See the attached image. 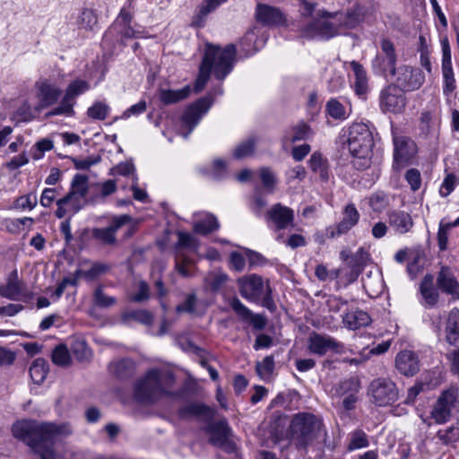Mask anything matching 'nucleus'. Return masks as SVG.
<instances>
[{
	"mask_svg": "<svg viewBox=\"0 0 459 459\" xmlns=\"http://www.w3.org/2000/svg\"><path fill=\"white\" fill-rule=\"evenodd\" d=\"M342 322L350 330H357L371 324V317H342Z\"/></svg>",
	"mask_w": 459,
	"mask_h": 459,
	"instance_id": "nucleus-55",
	"label": "nucleus"
},
{
	"mask_svg": "<svg viewBox=\"0 0 459 459\" xmlns=\"http://www.w3.org/2000/svg\"><path fill=\"white\" fill-rule=\"evenodd\" d=\"M442 91L446 99V102L450 103L455 98L454 94L456 90V80L452 65L451 48L448 41H442Z\"/></svg>",
	"mask_w": 459,
	"mask_h": 459,
	"instance_id": "nucleus-10",
	"label": "nucleus"
},
{
	"mask_svg": "<svg viewBox=\"0 0 459 459\" xmlns=\"http://www.w3.org/2000/svg\"><path fill=\"white\" fill-rule=\"evenodd\" d=\"M294 216V211L291 208L278 203L268 209L265 221L269 227L275 230H281L293 226Z\"/></svg>",
	"mask_w": 459,
	"mask_h": 459,
	"instance_id": "nucleus-17",
	"label": "nucleus"
},
{
	"mask_svg": "<svg viewBox=\"0 0 459 459\" xmlns=\"http://www.w3.org/2000/svg\"><path fill=\"white\" fill-rule=\"evenodd\" d=\"M359 212L353 204H349L345 206L343 211L342 220L336 226V232L332 231L331 237L340 236L347 233L352 229L359 220Z\"/></svg>",
	"mask_w": 459,
	"mask_h": 459,
	"instance_id": "nucleus-31",
	"label": "nucleus"
},
{
	"mask_svg": "<svg viewBox=\"0 0 459 459\" xmlns=\"http://www.w3.org/2000/svg\"><path fill=\"white\" fill-rule=\"evenodd\" d=\"M147 105L145 100H140L138 103L126 109L121 115L122 119H127L132 116H138L146 111Z\"/></svg>",
	"mask_w": 459,
	"mask_h": 459,
	"instance_id": "nucleus-63",
	"label": "nucleus"
},
{
	"mask_svg": "<svg viewBox=\"0 0 459 459\" xmlns=\"http://www.w3.org/2000/svg\"><path fill=\"white\" fill-rule=\"evenodd\" d=\"M395 85L403 91L418 90L425 82V75L419 68L402 65L396 70Z\"/></svg>",
	"mask_w": 459,
	"mask_h": 459,
	"instance_id": "nucleus-16",
	"label": "nucleus"
},
{
	"mask_svg": "<svg viewBox=\"0 0 459 459\" xmlns=\"http://www.w3.org/2000/svg\"><path fill=\"white\" fill-rule=\"evenodd\" d=\"M405 180L413 192L419 190L421 186V175L417 169H408L405 173Z\"/></svg>",
	"mask_w": 459,
	"mask_h": 459,
	"instance_id": "nucleus-56",
	"label": "nucleus"
},
{
	"mask_svg": "<svg viewBox=\"0 0 459 459\" xmlns=\"http://www.w3.org/2000/svg\"><path fill=\"white\" fill-rule=\"evenodd\" d=\"M350 66L354 73V81L351 82V88L358 97L365 100L369 91L367 72L357 61H351Z\"/></svg>",
	"mask_w": 459,
	"mask_h": 459,
	"instance_id": "nucleus-28",
	"label": "nucleus"
},
{
	"mask_svg": "<svg viewBox=\"0 0 459 459\" xmlns=\"http://www.w3.org/2000/svg\"><path fill=\"white\" fill-rule=\"evenodd\" d=\"M109 269L110 266L107 264L95 263L91 265V267L89 270H77L76 276L82 275L84 279L91 281L99 277L100 275L106 273L107 272L109 271Z\"/></svg>",
	"mask_w": 459,
	"mask_h": 459,
	"instance_id": "nucleus-43",
	"label": "nucleus"
},
{
	"mask_svg": "<svg viewBox=\"0 0 459 459\" xmlns=\"http://www.w3.org/2000/svg\"><path fill=\"white\" fill-rule=\"evenodd\" d=\"M369 442L367 434L362 429H356L351 434L348 450L353 451L368 446Z\"/></svg>",
	"mask_w": 459,
	"mask_h": 459,
	"instance_id": "nucleus-48",
	"label": "nucleus"
},
{
	"mask_svg": "<svg viewBox=\"0 0 459 459\" xmlns=\"http://www.w3.org/2000/svg\"><path fill=\"white\" fill-rule=\"evenodd\" d=\"M420 293L425 302L433 306L437 302L438 293L433 286V276L431 274H426L420 283Z\"/></svg>",
	"mask_w": 459,
	"mask_h": 459,
	"instance_id": "nucleus-37",
	"label": "nucleus"
},
{
	"mask_svg": "<svg viewBox=\"0 0 459 459\" xmlns=\"http://www.w3.org/2000/svg\"><path fill=\"white\" fill-rule=\"evenodd\" d=\"M175 382L174 374L167 369L152 368L134 385V396L136 402L143 404H151L162 396L178 397V392L169 389Z\"/></svg>",
	"mask_w": 459,
	"mask_h": 459,
	"instance_id": "nucleus-3",
	"label": "nucleus"
},
{
	"mask_svg": "<svg viewBox=\"0 0 459 459\" xmlns=\"http://www.w3.org/2000/svg\"><path fill=\"white\" fill-rule=\"evenodd\" d=\"M150 298V288L146 281H141L138 283L137 291L132 295L131 300L134 302H143Z\"/></svg>",
	"mask_w": 459,
	"mask_h": 459,
	"instance_id": "nucleus-61",
	"label": "nucleus"
},
{
	"mask_svg": "<svg viewBox=\"0 0 459 459\" xmlns=\"http://www.w3.org/2000/svg\"><path fill=\"white\" fill-rule=\"evenodd\" d=\"M39 91V108H45L57 102L61 96V90L48 82H41L37 83Z\"/></svg>",
	"mask_w": 459,
	"mask_h": 459,
	"instance_id": "nucleus-30",
	"label": "nucleus"
},
{
	"mask_svg": "<svg viewBox=\"0 0 459 459\" xmlns=\"http://www.w3.org/2000/svg\"><path fill=\"white\" fill-rule=\"evenodd\" d=\"M52 361L58 366H66L70 363V355L65 345L60 344L55 348L52 353Z\"/></svg>",
	"mask_w": 459,
	"mask_h": 459,
	"instance_id": "nucleus-52",
	"label": "nucleus"
},
{
	"mask_svg": "<svg viewBox=\"0 0 459 459\" xmlns=\"http://www.w3.org/2000/svg\"><path fill=\"white\" fill-rule=\"evenodd\" d=\"M108 370L118 378H127L134 374V362L130 359H122L111 362L108 366Z\"/></svg>",
	"mask_w": 459,
	"mask_h": 459,
	"instance_id": "nucleus-36",
	"label": "nucleus"
},
{
	"mask_svg": "<svg viewBox=\"0 0 459 459\" xmlns=\"http://www.w3.org/2000/svg\"><path fill=\"white\" fill-rule=\"evenodd\" d=\"M307 350L310 353L323 357L328 352L341 354L344 351L342 342L327 334H321L316 332L309 333L307 341Z\"/></svg>",
	"mask_w": 459,
	"mask_h": 459,
	"instance_id": "nucleus-14",
	"label": "nucleus"
},
{
	"mask_svg": "<svg viewBox=\"0 0 459 459\" xmlns=\"http://www.w3.org/2000/svg\"><path fill=\"white\" fill-rule=\"evenodd\" d=\"M351 154L358 158H366L374 146L372 133L365 124H354L351 126L347 141Z\"/></svg>",
	"mask_w": 459,
	"mask_h": 459,
	"instance_id": "nucleus-6",
	"label": "nucleus"
},
{
	"mask_svg": "<svg viewBox=\"0 0 459 459\" xmlns=\"http://www.w3.org/2000/svg\"><path fill=\"white\" fill-rule=\"evenodd\" d=\"M238 285L241 295L255 302H260L261 305L273 313L275 308V303L272 298V290L268 281H264L262 276L257 274H249L238 280Z\"/></svg>",
	"mask_w": 459,
	"mask_h": 459,
	"instance_id": "nucleus-5",
	"label": "nucleus"
},
{
	"mask_svg": "<svg viewBox=\"0 0 459 459\" xmlns=\"http://www.w3.org/2000/svg\"><path fill=\"white\" fill-rule=\"evenodd\" d=\"M13 436L27 445L41 459H55L54 445L56 439L73 433L68 423L22 420L12 426Z\"/></svg>",
	"mask_w": 459,
	"mask_h": 459,
	"instance_id": "nucleus-1",
	"label": "nucleus"
},
{
	"mask_svg": "<svg viewBox=\"0 0 459 459\" xmlns=\"http://www.w3.org/2000/svg\"><path fill=\"white\" fill-rule=\"evenodd\" d=\"M394 168L408 165L416 153L414 142L406 136H394Z\"/></svg>",
	"mask_w": 459,
	"mask_h": 459,
	"instance_id": "nucleus-19",
	"label": "nucleus"
},
{
	"mask_svg": "<svg viewBox=\"0 0 459 459\" xmlns=\"http://www.w3.org/2000/svg\"><path fill=\"white\" fill-rule=\"evenodd\" d=\"M178 240L175 245L176 256L185 255L182 252L183 248L196 251L198 248L197 240L190 234L183 231L178 232Z\"/></svg>",
	"mask_w": 459,
	"mask_h": 459,
	"instance_id": "nucleus-40",
	"label": "nucleus"
},
{
	"mask_svg": "<svg viewBox=\"0 0 459 459\" xmlns=\"http://www.w3.org/2000/svg\"><path fill=\"white\" fill-rule=\"evenodd\" d=\"M237 49L233 44H229L223 48L207 44L195 81V91L199 92L204 88L212 71L218 80H223L233 69Z\"/></svg>",
	"mask_w": 459,
	"mask_h": 459,
	"instance_id": "nucleus-2",
	"label": "nucleus"
},
{
	"mask_svg": "<svg viewBox=\"0 0 459 459\" xmlns=\"http://www.w3.org/2000/svg\"><path fill=\"white\" fill-rule=\"evenodd\" d=\"M211 106L212 101L208 98H202L186 108L182 116V122L188 127V131L183 134L184 138L188 137Z\"/></svg>",
	"mask_w": 459,
	"mask_h": 459,
	"instance_id": "nucleus-18",
	"label": "nucleus"
},
{
	"mask_svg": "<svg viewBox=\"0 0 459 459\" xmlns=\"http://www.w3.org/2000/svg\"><path fill=\"white\" fill-rule=\"evenodd\" d=\"M457 398L458 389L456 387L452 386L442 392L430 413L436 423L444 424L451 419L452 409L455 407Z\"/></svg>",
	"mask_w": 459,
	"mask_h": 459,
	"instance_id": "nucleus-13",
	"label": "nucleus"
},
{
	"mask_svg": "<svg viewBox=\"0 0 459 459\" xmlns=\"http://www.w3.org/2000/svg\"><path fill=\"white\" fill-rule=\"evenodd\" d=\"M381 52L377 55L372 62L375 73L385 77H394L396 74L397 55L394 43L388 39H383L380 42Z\"/></svg>",
	"mask_w": 459,
	"mask_h": 459,
	"instance_id": "nucleus-8",
	"label": "nucleus"
},
{
	"mask_svg": "<svg viewBox=\"0 0 459 459\" xmlns=\"http://www.w3.org/2000/svg\"><path fill=\"white\" fill-rule=\"evenodd\" d=\"M131 221L132 217L127 214L115 216L108 227L93 229L92 237L104 245L113 246L117 243V231L124 225L131 222Z\"/></svg>",
	"mask_w": 459,
	"mask_h": 459,
	"instance_id": "nucleus-20",
	"label": "nucleus"
},
{
	"mask_svg": "<svg viewBox=\"0 0 459 459\" xmlns=\"http://www.w3.org/2000/svg\"><path fill=\"white\" fill-rule=\"evenodd\" d=\"M311 170L319 175L322 181L326 182L329 179V163L326 158L323 157L319 152H315L308 160Z\"/></svg>",
	"mask_w": 459,
	"mask_h": 459,
	"instance_id": "nucleus-33",
	"label": "nucleus"
},
{
	"mask_svg": "<svg viewBox=\"0 0 459 459\" xmlns=\"http://www.w3.org/2000/svg\"><path fill=\"white\" fill-rule=\"evenodd\" d=\"M109 111L110 108L108 104L102 101H96L88 108L87 115L89 117L95 120H105Z\"/></svg>",
	"mask_w": 459,
	"mask_h": 459,
	"instance_id": "nucleus-46",
	"label": "nucleus"
},
{
	"mask_svg": "<svg viewBox=\"0 0 459 459\" xmlns=\"http://www.w3.org/2000/svg\"><path fill=\"white\" fill-rule=\"evenodd\" d=\"M324 17L335 18L336 23L341 30V34L346 30L355 28L360 22L359 14L356 12H347L346 13H330L325 12Z\"/></svg>",
	"mask_w": 459,
	"mask_h": 459,
	"instance_id": "nucleus-32",
	"label": "nucleus"
},
{
	"mask_svg": "<svg viewBox=\"0 0 459 459\" xmlns=\"http://www.w3.org/2000/svg\"><path fill=\"white\" fill-rule=\"evenodd\" d=\"M37 196L35 195L30 194L17 198L15 201V205L16 207L21 208L22 210H31L37 205Z\"/></svg>",
	"mask_w": 459,
	"mask_h": 459,
	"instance_id": "nucleus-62",
	"label": "nucleus"
},
{
	"mask_svg": "<svg viewBox=\"0 0 459 459\" xmlns=\"http://www.w3.org/2000/svg\"><path fill=\"white\" fill-rule=\"evenodd\" d=\"M257 140L252 136L239 143L233 152V156L238 159H243L253 154Z\"/></svg>",
	"mask_w": 459,
	"mask_h": 459,
	"instance_id": "nucleus-45",
	"label": "nucleus"
},
{
	"mask_svg": "<svg viewBox=\"0 0 459 459\" xmlns=\"http://www.w3.org/2000/svg\"><path fill=\"white\" fill-rule=\"evenodd\" d=\"M191 92V87L186 85L180 90H160V100L164 105H171L186 100Z\"/></svg>",
	"mask_w": 459,
	"mask_h": 459,
	"instance_id": "nucleus-34",
	"label": "nucleus"
},
{
	"mask_svg": "<svg viewBox=\"0 0 459 459\" xmlns=\"http://www.w3.org/2000/svg\"><path fill=\"white\" fill-rule=\"evenodd\" d=\"M210 434L209 442L214 446L220 447L228 453L235 450V444L230 439L232 430L229 426L227 420L222 419L210 423L206 429Z\"/></svg>",
	"mask_w": 459,
	"mask_h": 459,
	"instance_id": "nucleus-12",
	"label": "nucleus"
},
{
	"mask_svg": "<svg viewBox=\"0 0 459 459\" xmlns=\"http://www.w3.org/2000/svg\"><path fill=\"white\" fill-rule=\"evenodd\" d=\"M368 392L372 403L377 406L390 405L399 398L396 384L388 377H377L372 380Z\"/></svg>",
	"mask_w": 459,
	"mask_h": 459,
	"instance_id": "nucleus-7",
	"label": "nucleus"
},
{
	"mask_svg": "<svg viewBox=\"0 0 459 459\" xmlns=\"http://www.w3.org/2000/svg\"><path fill=\"white\" fill-rule=\"evenodd\" d=\"M341 34L336 22L316 20L309 22L300 30V37L307 39H329Z\"/></svg>",
	"mask_w": 459,
	"mask_h": 459,
	"instance_id": "nucleus-15",
	"label": "nucleus"
},
{
	"mask_svg": "<svg viewBox=\"0 0 459 459\" xmlns=\"http://www.w3.org/2000/svg\"><path fill=\"white\" fill-rule=\"evenodd\" d=\"M359 380L354 377L345 379L339 384L337 392L340 394H357L359 390Z\"/></svg>",
	"mask_w": 459,
	"mask_h": 459,
	"instance_id": "nucleus-53",
	"label": "nucleus"
},
{
	"mask_svg": "<svg viewBox=\"0 0 459 459\" xmlns=\"http://www.w3.org/2000/svg\"><path fill=\"white\" fill-rule=\"evenodd\" d=\"M215 414V411L201 403H191L178 410V416L181 419L200 418L205 421L211 420Z\"/></svg>",
	"mask_w": 459,
	"mask_h": 459,
	"instance_id": "nucleus-29",
	"label": "nucleus"
},
{
	"mask_svg": "<svg viewBox=\"0 0 459 459\" xmlns=\"http://www.w3.org/2000/svg\"><path fill=\"white\" fill-rule=\"evenodd\" d=\"M437 287L454 299H459V282L447 266H442L437 278Z\"/></svg>",
	"mask_w": 459,
	"mask_h": 459,
	"instance_id": "nucleus-27",
	"label": "nucleus"
},
{
	"mask_svg": "<svg viewBox=\"0 0 459 459\" xmlns=\"http://www.w3.org/2000/svg\"><path fill=\"white\" fill-rule=\"evenodd\" d=\"M86 204V200L68 192L64 197L56 201L57 209L55 212V215L58 219H62L67 214L73 216L81 211Z\"/></svg>",
	"mask_w": 459,
	"mask_h": 459,
	"instance_id": "nucleus-24",
	"label": "nucleus"
},
{
	"mask_svg": "<svg viewBox=\"0 0 459 459\" xmlns=\"http://www.w3.org/2000/svg\"><path fill=\"white\" fill-rule=\"evenodd\" d=\"M90 89L88 82L83 80H75L72 82L59 104L58 107L53 108L46 114L47 117L64 115L66 117H72L74 115V106L76 101L75 99Z\"/></svg>",
	"mask_w": 459,
	"mask_h": 459,
	"instance_id": "nucleus-9",
	"label": "nucleus"
},
{
	"mask_svg": "<svg viewBox=\"0 0 459 459\" xmlns=\"http://www.w3.org/2000/svg\"><path fill=\"white\" fill-rule=\"evenodd\" d=\"M48 372L47 361L42 358L36 359L30 367V375L33 383L40 385L44 382Z\"/></svg>",
	"mask_w": 459,
	"mask_h": 459,
	"instance_id": "nucleus-38",
	"label": "nucleus"
},
{
	"mask_svg": "<svg viewBox=\"0 0 459 459\" xmlns=\"http://www.w3.org/2000/svg\"><path fill=\"white\" fill-rule=\"evenodd\" d=\"M94 302L100 307H110L116 305L117 299L107 295L102 286H99L94 291Z\"/></svg>",
	"mask_w": 459,
	"mask_h": 459,
	"instance_id": "nucleus-50",
	"label": "nucleus"
},
{
	"mask_svg": "<svg viewBox=\"0 0 459 459\" xmlns=\"http://www.w3.org/2000/svg\"><path fill=\"white\" fill-rule=\"evenodd\" d=\"M227 280L228 277L226 274L219 273L210 274L205 281L207 285L212 291H217L221 288V286L225 283Z\"/></svg>",
	"mask_w": 459,
	"mask_h": 459,
	"instance_id": "nucleus-59",
	"label": "nucleus"
},
{
	"mask_svg": "<svg viewBox=\"0 0 459 459\" xmlns=\"http://www.w3.org/2000/svg\"><path fill=\"white\" fill-rule=\"evenodd\" d=\"M197 298L195 294H187L183 302L176 307L178 313H193L196 305Z\"/></svg>",
	"mask_w": 459,
	"mask_h": 459,
	"instance_id": "nucleus-58",
	"label": "nucleus"
},
{
	"mask_svg": "<svg viewBox=\"0 0 459 459\" xmlns=\"http://www.w3.org/2000/svg\"><path fill=\"white\" fill-rule=\"evenodd\" d=\"M0 295L14 300L27 297V286L19 279L17 270L11 272L8 275L6 283L0 286Z\"/></svg>",
	"mask_w": 459,
	"mask_h": 459,
	"instance_id": "nucleus-23",
	"label": "nucleus"
},
{
	"mask_svg": "<svg viewBox=\"0 0 459 459\" xmlns=\"http://www.w3.org/2000/svg\"><path fill=\"white\" fill-rule=\"evenodd\" d=\"M80 24L85 29L92 30L97 24V16L94 12L90 9L83 10L80 16Z\"/></svg>",
	"mask_w": 459,
	"mask_h": 459,
	"instance_id": "nucleus-60",
	"label": "nucleus"
},
{
	"mask_svg": "<svg viewBox=\"0 0 459 459\" xmlns=\"http://www.w3.org/2000/svg\"><path fill=\"white\" fill-rule=\"evenodd\" d=\"M132 322L145 325L153 335H163L168 333L174 320L171 317H121L122 324Z\"/></svg>",
	"mask_w": 459,
	"mask_h": 459,
	"instance_id": "nucleus-22",
	"label": "nucleus"
},
{
	"mask_svg": "<svg viewBox=\"0 0 459 459\" xmlns=\"http://www.w3.org/2000/svg\"><path fill=\"white\" fill-rule=\"evenodd\" d=\"M395 367L401 374L411 377L420 370V359L414 351L404 350L397 353Z\"/></svg>",
	"mask_w": 459,
	"mask_h": 459,
	"instance_id": "nucleus-25",
	"label": "nucleus"
},
{
	"mask_svg": "<svg viewBox=\"0 0 459 459\" xmlns=\"http://www.w3.org/2000/svg\"><path fill=\"white\" fill-rule=\"evenodd\" d=\"M259 175L264 186L273 192L276 183V178L269 168H261Z\"/></svg>",
	"mask_w": 459,
	"mask_h": 459,
	"instance_id": "nucleus-57",
	"label": "nucleus"
},
{
	"mask_svg": "<svg viewBox=\"0 0 459 459\" xmlns=\"http://www.w3.org/2000/svg\"><path fill=\"white\" fill-rule=\"evenodd\" d=\"M326 110L330 117L334 119H344L345 118V108L336 99H331L326 103Z\"/></svg>",
	"mask_w": 459,
	"mask_h": 459,
	"instance_id": "nucleus-51",
	"label": "nucleus"
},
{
	"mask_svg": "<svg viewBox=\"0 0 459 459\" xmlns=\"http://www.w3.org/2000/svg\"><path fill=\"white\" fill-rule=\"evenodd\" d=\"M311 134L310 127L304 124L300 123L292 128H290L283 137V141L295 143L301 140H306L309 137Z\"/></svg>",
	"mask_w": 459,
	"mask_h": 459,
	"instance_id": "nucleus-41",
	"label": "nucleus"
},
{
	"mask_svg": "<svg viewBox=\"0 0 459 459\" xmlns=\"http://www.w3.org/2000/svg\"><path fill=\"white\" fill-rule=\"evenodd\" d=\"M341 257L344 261H349L352 264H355L364 270V267L369 260V254L363 247H360L352 255H345L344 252H342Z\"/></svg>",
	"mask_w": 459,
	"mask_h": 459,
	"instance_id": "nucleus-49",
	"label": "nucleus"
},
{
	"mask_svg": "<svg viewBox=\"0 0 459 459\" xmlns=\"http://www.w3.org/2000/svg\"><path fill=\"white\" fill-rule=\"evenodd\" d=\"M290 433L299 448H307L323 442L327 437L323 418L307 411L298 412L292 416Z\"/></svg>",
	"mask_w": 459,
	"mask_h": 459,
	"instance_id": "nucleus-4",
	"label": "nucleus"
},
{
	"mask_svg": "<svg viewBox=\"0 0 459 459\" xmlns=\"http://www.w3.org/2000/svg\"><path fill=\"white\" fill-rule=\"evenodd\" d=\"M363 269L359 265L352 264L347 261L346 264V273L344 274V278L348 283L354 282L357 281L359 274L362 273Z\"/></svg>",
	"mask_w": 459,
	"mask_h": 459,
	"instance_id": "nucleus-64",
	"label": "nucleus"
},
{
	"mask_svg": "<svg viewBox=\"0 0 459 459\" xmlns=\"http://www.w3.org/2000/svg\"><path fill=\"white\" fill-rule=\"evenodd\" d=\"M446 339L451 345L459 342V317H446Z\"/></svg>",
	"mask_w": 459,
	"mask_h": 459,
	"instance_id": "nucleus-42",
	"label": "nucleus"
},
{
	"mask_svg": "<svg viewBox=\"0 0 459 459\" xmlns=\"http://www.w3.org/2000/svg\"><path fill=\"white\" fill-rule=\"evenodd\" d=\"M89 177L82 174H75L72 179L69 193L86 200V195L89 190Z\"/></svg>",
	"mask_w": 459,
	"mask_h": 459,
	"instance_id": "nucleus-39",
	"label": "nucleus"
},
{
	"mask_svg": "<svg viewBox=\"0 0 459 459\" xmlns=\"http://www.w3.org/2000/svg\"><path fill=\"white\" fill-rule=\"evenodd\" d=\"M220 227L217 218L211 213H206L203 218L194 222L193 230L195 233L208 235Z\"/></svg>",
	"mask_w": 459,
	"mask_h": 459,
	"instance_id": "nucleus-35",
	"label": "nucleus"
},
{
	"mask_svg": "<svg viewBox=\"0 0 459 459\" xmlns=\"http://www.w3.org/2000/svg\"><path fill=\"white\" fill-rule=\"evenodd\" d=\"M274 370V358L273 355L266 356L262 361L255 365L257 375L264 380L269 379Z\"/></svg>",
	"mask_w": 459,
	"mask_h": 459,
	"instance_id": "nucleus-44",
	"label": "nucleus"
},
{
	"mask_svg": "<svg viewBox=\"0 0 459 459\" xmlns=\"http://www.w3.org/2000/svg\"><path fill=\"white\" fill-rule=\"evenodd\" d=\"M388 224L391 229L397 234H406L411 230L414 222L410 213L401 211L393 210L387 213Z\"/></svg>",
	"mask_w": 459,
	"mask_h": 459,
	"instance_id": "nucleus-26",
	"label": "nucleus"
},
{
	"mask_svg": "<svg viewBox=\"0 0 459 459\" xmlns=\"http://www.w3.org/2000/svg\"><path fill=\"white\" fill-rule=\"evenodd\" d=\"M458 184V178L453 173L447 174L444 178L439 189V194L443 197L448 196Z\"/></svg>",
	"mask_w": 459,
	"mask_h": 459,
	"instance_id": "nucleus-54",
	"label": "nucleus"
},
{
	"mask_svg": "<svg viewBox=\"0 0 459 459\" xmlns=\"http://www.w3.org/2000/svg\"><path fill=\"white\" fill-rule=\"evenodd\" d=\"M437 437L445 446L459 442V429L457 426H450L447 429L438 430Z\"/></svg>",
	"mask_w": 459,
	"mask_h": 459,
	"instance_id": "nucleus-47",
	"label": "nucleus"
},
{
	"mask_svg": "<svg viewBox=\"0 0 459 459\" xmlns=\"http://www.w3.org/2000/svg\"><path fill=\"white\" fill-rule=\"evenodd\" d=\"M407 99L403 90L395 84L385 87L379 95V107L384 113L400 114L403 112Z\"/></svg>",
	"mask_w": 459,
	"mask_h": 459,
	"instance_id": "nucleus-11",
	"label": "nucleus"
},
{
	"mask_svg": "<svg viewBox=\"0 0 459 459\" xmlns=\"http://www.w3.org/2000/svg\"><path fill=\"white\" fill-rule=\"evenodd\" d=\"M255 14L256 21L264 26L279 27L286 23V17L281 10L266 4H257Z\"/></svg>",
	"mask_w": 459,
	"mask_h": 459,
	"instance_id": "nucleus-21",
	"label": "nucleus"
}]
</instances>
